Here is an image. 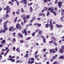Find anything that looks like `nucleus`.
I'll use <instances>...</instances> for the list:
<instances>
[{"label":"nucleus","instance_id":"nucleus-1","mask_svg":"<svg viewBox=\"0 0 64 64\" xmlns=\"http://www.w3.org/2000/svg\"><path fill=\"white\" fill-rule=\"evenodd\" d=\"M6 14H7L8 13H8H10V9L9 8V6H6Z\"/></svg>","mask_w":64,"mask_h":64},{"label":"nucleus","instance_id":"nucleus-2","mask_svg":"<svg viewBox=\"0 0 64 64\" xmlns=\"http://www.w3.org/2000/svg\"><path fill=\"white\" fill-rule=\"evenodd\" d=\"M16 28L17 29H18L20 30L21 29V26L19 24H16Z\"/></svg>","mask_w":64,"mask_h":64},{"label":"nucleus","instance_id":"nucleus-3","mask_svg":"<svg viewBox=\"0 0 64 64\" xmlns=\"http://www.w3.org/2000/svg\"><path fill=\"white\" fill-rule=\"evenodd\" d=\"M64 46H62V48H60L59 50V52L62 54L64 52Z\"/></svg>","mask_w":64,"mask_h":64},{"label":"nucleus","instance_id":"nucleus-4","mask_svg":"<svg viewBox=\"0 0 64 64\" xmlns=\"http://www.w3.org/2000/svg\"><path fill=\"white\" fill-rule=\"evenodd\" d=\"M63 3V2L62 1V2H60L58 3V6L60 8L61 7V6H62V3Z\"/></svg>","mask_w":64,"mask_h":64},{"label":"nucleus","instance_id":"nucleus-5","mask_svg":"<svg viewBox=\"0 0 64 64\" xmlns=\"http://www.w3.org/2000/svg\"><path fill=\"white\" fill-rule=\"evenodd\" d=\"M8 22H9V21L8 20H7L4 23V27H6L7 26V25H6V23H7Z\"/></svg>","mask_w":64,"mask_h":64},{"label":"nucleus","instance_id":"nucleus-6","mask_svg":"<svg viewBox=\"0 0 64 64\" xmlns=\"http://www.w3.org/2000/svg\"><path fill=\"white\" fill-rule=\"evenodd\" d=\"M21 3L24 2V4H27V0H23L21 1L20 2Z\"/></svg>","mask_w":64,"mask_h":64},{"label":"nucleus","instance_id":"nucleus-7","mask_svg":"<svg viewBox=\"0 0 64 64\" xmlns=\"http://www.w3.org/2000/svg\"><path fill=\"white\" fill-rule=\"evenodd\" d=\"M26 28H25V30L24 31H22V33L23 34H24V33L25 34L24 35L25 36H26V35H27V32H26Z\"/></svg>","mask_w":64,"mask_h":64},{"label":"nucleus","instance_id":"nucleus-8","mask_svg":"<svg viewBox=\"0 0 64 64\" xmlns=\"http://www.w3.org/2000/svg\"><path fill=\"white\" fill-rule=\"evenodd\" d=\"M18 35L19 36V37H20V38H22V37H23V35L21 33H19L18 34Z\"/></svg>","mask_w":64,"mask_h":64},{"label":"nucleus","instance_id":"nucleus-9","mask_svg":"<svg viewBox=\"0 0 64 64\" xmlns=\"http://www.w3.org/2000/svg\"><path fill=\"white\" fill-rule=\"evenodd\" d=\"M63 26L61 25H58V24H56V27H57L58 28H61Z\"/></svg>","mask_w":64,"mask_h":64},{"label":"nucleus","instance_id":"nucleus-10","mask_svg":"<svg viewBox=\"0 0 64 64\" xmlns=\"http://www.w3.org/2000/svg\"><path fill=\"white\" fill-rule=\"evenodd\" d=\"M62 17H64V9L62 10Z\"/></svg>","mask_w":64,"mask_h":64},{"label":"nucleus","instance_id":"nucleus-11","mask_svg":"<svg viewBox=\"0 0 64 64\" xmlns=\"http://www.w3.org/2000/svg\"><path fill=\"white\" fill-rule=\"evenodd\" d=\"M59 59H62V60H63L64 59V56H60L59 58Z\"/></svg>","mask_w":64,"mask_h":64},{"label":"nucleus","instance_id":"nucleus-12","mask_svg":"<svg viewBox=\"0 0 64 64\" xmlns=\"http://www.w3.org/2000/svg\"><path fill=\"white\" fill-rule=\"evenodd\" d=\"M34 62V61H29L28 62V63L30 64H32V63H33Z\"/></svg>","mask_w":64,"mask_h":64},{"label":"nucleus","instance_id":"nucleus-13","mask_svg":"<svg viewBox=\"0 0 64 64\" xmlns=\"http://www.w3.org/2000/svg\"><path fill=\"white\" fill-rule=\"evenodd\" d=\"M9 51V49H8V50L6 52L5 54H4V56H5L7 55V54L8 53V52Z\"/></svg>","mask_w":64,"mask_h":64},{"label":"nucleus","instance_id":"nucleus-14","mask_svg":"<svg viewBox=\"0 0 64 64\" xmlns=\"http://www.w3.org/2000/svg\"><path fill=\"white\" fill-rule=\"evenodd\" d=\"M55 49H56V50L54 51V50L52 51V53H55V52H57V50H58V49H57V48H55Z\"/></svg>","mask_w":64,"mask_h":64},{"label":"nucleus","instance_id":"nucleus-15","mask_svg":"<svg viewBox=\"0 0 64 64\" xmlns=\"http://www.w3.org/2000/svg\"><path fill=\"white\" fill-rule=\"evenodd\" d=\"M30 12H32L33 11V9L32 7L30 6Z\"/></svg>","mask_w":64,"mask_h":64},{"label":"nucleus","instance_id":"nucleus-16","mask_svg":"<svg viewBox=\"0 0 64 64\" xmlns=\"http://www.w3.org/2000/svg\"><path fill=\"white\" fill-rule=\"evenodd\" d=\"M42 30H40L38 32V34L39 35H41L42 34Z\"/></svg>","mask_w":64,"mask_h":64},{"label":"nucleus","instance_id":"nucleus-17","mask_svg":"<svg viewBox=\"0 0 64 64\" xmlns=\"http://www.w3.org/2000/svg\"><path fill=\"white\" fill-rule=\"evenodd\" d=\"M18 18V17H16L14 19V23H16L17 21V20Z\"/></svg>","mask_w":64,"mask_h":64},{"label":"nucleus","instance_id":"nucleus-18","mask_svg":"<svg viewBox=\"0 0 64 64\" xmlns=\"http://www.w3.org/2000/svg\"><path fill=\"white\" fill-rule=\"evenodd\" d=\"M48 27L49 24H47L45 25V26H44V27H45V28H48Z\"/></svg>","mask_w":64,"mask_h":64},{"label":"nucleus","instance_id":"nucleus-19","mask_svg":"<svg viewBox=\"0 0 64 64\" xmlns=\"http://www.w3.org/2000/svg\"><path fill=\"white\" fill-rule=\"evenodd\" d=\"M49 26L51 27V30H53V24H51V25H49Z\"/></svg>","mask_w":64,"mask_h":64},{"label":"nucleus","instance_id":"nucleus-20","mask_svg":"<svg viewBox=\"0 0 64 64\" xmlns=\"http://www.w3.org/2000/svg\"><path fill=\"white\" fill-rule=\"evenodd\" d=\"M51 39L53 41H55V40H56V39H55V38L54 37H52L51 38Z\"/></svg>","mask_w":64,"mask_h":64},{"label":"nucleus","instance_id":"nucleus-21","mask_svg":"<svg viewBox=\"0 0 64 64\" xmlns=\"http://www.w3.org/2000/svg\"><path fill=\"white\" fill-rule=\"evenodd\" d=\"M14 28V27L13 26H11L9 28V30L11 31V30H12V29Z\"/></svg>","mask_w":64,"mask_h":64},{"label":"nucleus","instance_id":"nucleus-22","mask_svg":"<svg viewBox=\"0 0 64 64\" xmlns=\"http://www.w3.org/2000/svg\"><path fill=\"white\" fill-rule=\"evenodd\" d=\"M12 42H16V39L15 38H14V39L12 40Z\"/></svg>","mask_w":64,"mask_h":64},{"label":"nucleus","instance_id":"nucleus-23","mask_svg":"<svg viewBox=\"0 0 64 64\" xmlns=\"http://www.w3.org/2000/svg\"><path fill=\"white\" fill-rule=\"evenodd\" d=\"M52 20H50V24H49V25H52Z\"/></svg>","mask_w":64,"mask_h":64},{"label":"nucleus","instance_id":"nucleus-24","mask_svg":"<svg viewBox=\"0 0 64 64\" xmlns=\"http://www.w3.org/2000/svg\"><path fill=\"white\" fill-rule=\"evenodd\" d=\"M5 42V40H3V41L1 42V43L2 44H4Z\"/></svg>","mask_w":64,"mask_h":64},{"label":"nucleus","instance_id":"nucleus-25","mask_svg":"<svg viewBox=\"0 0 64 64\" xmlns=\"http://www.w3.org/2000/svg\"><path fill=\"white\" fill-rule=\"evenodd\" d=\"M55 50V49H53L52 50L51 49V50H50V53H52V51H54V50Z\"/></svg>","mask_w":64,"mask_h":64},{"label":"nucleus","instance_id":"nucleus-26","mask_svg":"<svg viewBox=\"0 0 64 64\" xmlns=\"http://www.w3.org/2000/svg\"><path fill=\"white\" fill-rule=\"evenodd\" d=\"M20 43H23L24 42V41L23 40H21L20 41Z\"/></svg>","mask_w":64,"mask_h":64},{"label":"nucleus","instance_id":"nucleus-27","mask_svg":"<svg viewBox=\"0 0 64 64\" xmlns=\"http://www.w3.org/2000/svg\"><path fill=\"white\" fill-rule=\"evenodd\" d=\"M28 56V54H26V55L24 56V57H25L26 58H27Z\"/></svg>","mask_w":64,"mask_h":64},{"label":"nucleus","instance_id":"nucleus-28","mask_svg":"<svg viewBox=\"0 0 64 64\" xmlns=\"http://www.w3.org/2000/svg\"><path fill=\"white\" fill-rule=\"evenodd\" d=\"M50 12H51V13H53L54 12V9H53V8L52 9Z\"/></svg>","mask_w":64,"mask_h":64},{"label":"nucleus","instance_id":"nucleus-29","mask_svg":"<svg viewBox=\"0 0 64 64\" xmlns=\"http://www.w3.org/2000/svg\"><path fill=\"white\" fill-rule=\"evenodd\" d=\"M26 19H29V18H30V16L29 15L26 16Z\"/></svg>","mask_w":64,"mask_h":64},{"label":"nucleus","instance_id":"nucleus-30","mask_svg":"<svg viewBox=\"0 0 64 64\" xmlns=\"http://www.w3.org/2000/svg\"><path fill=\"white\" fill-rule=\"evenodd\" d=\"M53 44L54 45H55L56 46H57V43H56L55 41L54 42Z\"/></svg>","mask_w":64,"mask_h":64},{"label":"nucleus","instance_id":"nucleus-31","mask_svg":"<svg viewBox=\"0 0 64 64\" xmlns=\"http://www.w3.org/2000/svg\"><path fill=\"white\" fill-rule=\"evenodd\" d=\"M13 36H15L16 35V34L15 33V32H14L13 34Z\"/></svg>","mask_w":64,"mask_h":64},{"label":"nucleus","instance_id":"nucleus-32","mask_svg":"<svg viewBox=\"0 0 64 64\" xmlns=\"http://www.w3.org/2000/svg\"><path fill=\"white\" fill-rule=\"evenodd\" d=\"M36 17L34 16L32 18V19L33 20H35V19H36Z\"/></svg>","mask_w":64,"mask_h":64},{"label":"nucleus","instance_id":"nucleus-33","mask_svg":"<svg viewBox=\"0 0 64 64\" xmlns=\"http://www.w3.org/2000/svg\"><path fill=\"white\" fill-rule=\"evenodd\" d=\"M4 30H6V31H7V30H8V28L7 27L4 28Z\"/></svg>","mask_w":64,"mask_h":64},{"label":"nucleus","instance_id":"nucleus-34","mask_svg":"<svg viewBox=\"0 0 64 64\" xmlns=\"http://www.w3.org/2000/svg\"><path fill=\"white\" fill-rule=\"evenodd\" d=\"M32 36H34L35 35V32H34L33 33H32Z\"/></svg>","mask_w":64,"mask_h":64},{"label":"nucleus","instance_id":"nucleus-35","mask_svg":"<svg viewBox=\"0 0 64 64\" xmlns=\"http://www.w3.org/2000/svg\"><path fill=\"white\" fill-rule=\"evenodd\" d=\"M24 12V10L23 9V8H22L21 9V12L22 13H23Z\"/></svg>","mask_w":64,"mask_h":64},{"label":"nucleus","instance_id":"nucleus-36","mask_svg":"<svg viewBox=\"0 0 64 64\" xmlns=\"http://www.w3.org/2000/svg\"><path fill=\"white\" fill-rule=\"evenodd\" d=\"M41 26V24H37L38 27H40Z\"/></svg>","mask_w":64,"mask_h":64},{"label":"nucleus","instance_id":"nucleus-37","mask_svg":"<svg viewBox=\"0 0 64 64\" xmlns=\"http://www.w3.org/2000/svg\"><path fill=\"white\" fill-rule=\"evenodd\" d=\"M33 4V3L32 2H31L30 3V4H28V6H30V5H32Z\"/></svg>","mask_w":64,"mask_h":64},{"label":"nucleus","instance_id":"nucleus-38","mask_svg":"<svg viewBox=\"0 0 64 64\" xmlns=\"http://www.w3.org/2000/svg\"><path fill=\"white\" fill-rule=\"evenodd\" d=\"M44 9L45 10H47L48 9V8L47 7H44Z\"/></svg>","mask_w":64,"mask_h":64},{"label":"nucleus","instance_id":"nucleus-39","mask_svg":"<svg viewBox=\"0 0 64 64\" xmlns=\"http://www.w3.org/2000/svg\"><path fill=\"white\" fill-rule=\"evenodd\" d=\"M2 33L3 32V33H5V30H2Z\"/></svg>","mask_w":64,"mask_h":64},{"label":"nucleus","instance_id":"nucleus-40","mask_svg":"<svg viewBox=\"0 0 64 64\" xmlns=\"http://www.w3.org/2000/svg\"><path fill=\"white\" fill-rule=\"evenodd\" d=\"M16 51L18 52H19V51H20V50H19V48H16Z\"/></svg>","mask_w":64,"mask_h":64},{"label":"nucleus","instance_id":"nucleus-41","mask_svg":"<svg viewBox=\"0 0 64 64\" xmlns=\"http://www.w3.org/2000/svg\"><path fill=\"white\" fill-rule=\"evenodd\" d=\"M42 15H43V13H40L39 14V16H41Z\"/></svg>","mask_w":64,"mask_h":64},{"label":"nucleus","instance_id":"nucleus-42","mask_svg":"<svg viewBox=\"0 0 64 64\" xmlns=\"http://www.w3.org/2000/svg\"><path fill=\"white\" fill-rule=\"evenodd\" d=\"M27 20H24V23H26V22H27Z\"/></svg>","mask_w":64,"mask_h":64},{"label":"nucleus","instance_id":"nucleus-43","mask_svg":"<svg viewBox=\"0 0 64 64\" xmlns=\"http://www.w3.org/2000/svg\"><path fill=\"white\" fill-rule=\"evenodd\" d=\"M39 29L36 30H35V32H36V33H37V32H38V31H39Z\"/></svg>","mask_w":64,"mask_h":64},{"label":"nucleus","instance_id":"nucleus-44","mask_svg":"<svg viewBox=\"0 0 64 64\" xmlns=\"http://www.w3.org/2000/svg\"><path fill=\"white\" fill-rule=\"evenodd\" d=\"M5 50H7L8 49V48L7 47H5Z\"/></svg>","mask_w":64,"mask_h":64},{"label":"nucleus","instance_id":"nucleus-45","mask_svg":"<svg viewBox=\"0 0 64 64\" xmlns=\"http://www.w3.org/2000/svg\"><path fill=\"white\" fill-rule=\"evenodd\" d=\"M30 39V37H28L26 39V40H28Z\"/></svg>","mask_w":64,"mask_h":64},{"label":"nucleus","instance_id":"nucleus-46","mask_svg":"<svg viewBox=\"0 0 64 64\" xmlns=\"http://www.w3.org/2000/svg\"><path fill=\"white\" fill-rule=\"evenodd\" d=\"M53 13H54V15H55V16H56V13L54 11V12Z\"/></svg>","mask_w":64,"mask_h":64},{"label":"nucleus","instance_id":"nucleus-47","mask_svg":"<svg viewBox=\"0 0 64 64\" xmlns=\"http://www.w3.org/2000/svg\"><path fill=\"white\" fill-rule=\"evenodd\" d=\"M12 14L14 16H15V12H12Z\"/></svg>","mask_w":64,"mask_h":64},{"label":"nucleus","instance_id":"nucleus-48","mask_svg":"<svg viewBox=\"0 0 64 64\" xmlns=\"http://www.w3.org/2000/svg\"><path fill=\"white\" fill-rule=\"evenodd\" d=\"M50 14V13H49V12H48L46 14V16H48V15H49V14Z\"/></svg>","mask_w":64,"mask_h":64},{"label":"nucleus","instance_id":"nucleus-49","mask_svg":"<svg viewBox=\"0 0 64 64\" xmlns=\"http://www.w3.org/2000/svg\"><path fill=\"white\" fill-rule=\"evenodd\" d=\"M31 60H32V61H34V58H30Z\"/></svg>","mask_w":64,"mask_h":64},{"label":"nucleus","instance_id":"nucleus-50","mask_svg":"<svg viewBox=\"0 0 64 64\" xmlns=\"http://www.w3.org/2000/svg\"><path fill=\"white\" fill-rule=\"evenodd\" d=\"M43 40V42L44 43H46V41H45V38H44Z\"/></svg>","mask_w":64,"mask_h":64},{"label":"nucleus","instance_id":"nucleus-51","mask_svg":"<svg viewBox=\"0 0 64 64\" xmlns=\"http://www.w3.org/2000/svg\"><path fill=\"white\" fill-rule=\"evenodd\" d=\"M11 62H15V59H12L11 61Z\"/></svg>","mask_w":64,"mask_h":64},{"label":"nucleus","instance_id":"nucleus-52","mask_svg":"<svg viewBox=\"0 0 64 64\" xmlns=\"http://www.w3.org/2000/svg\"><path fill=\"white\" fill-rule=\"evenodd\" d=\"M51 4H52V2H50V3L48 4V5L49 6V5H51Z\"/></svg>","mask_w":64,"mask_h":64},{"label":"nucleus","instance_id":"nucleus-53","mask_svg":"<svg viewBox=\"0 0 64 64\" xmlns=\"http://www.w3.org/2000/svg\"><path fill=\"white\" fill-rule=\"evenodd\" d=\"M35 58H38V55H37L36 56V55H35Z\"/></svg>","mask_w":64,"mask_h":64},{"label":"nucleus","instance_id":"nucleus-54","mask_svg":"<svg viewBox=\"0 0 64 64\" xmlns=\"http://www.w3.org/2000/svg\"><path fill=\"white\" fill-rule=\"evenodd\" d=\"M57 63V62L56 61L53 63V64H56Z\"/></svg>","mask_w":64,"mask_h":64},{"label":"nucleus","instance_id":"nucleus-55","mask_svg":"<svg viewBox=\"0 0 64 64\" xmlns=\"http://www.w3.org/2000/svg\"><path fill=\"white\" fill-rule=\"evenodd\" d=\"M51 9V8H48V11H50Z\"/></svg>","mask_w":64,"mask_h":64},{"label":"nucleus","instance_id":"nucleus-56","mask_svg":"<svg viewBox=\"0 0 64 64\" xmlns=\"http://www.w3.org/2000/svg\"><path fill=\"white\" fill-rule=\"evenodd\" d=\"M38 53V51H37L36 52H35V55H36V54H37V53Z\"/></svg>","mask_w":64,"mask_h":64},{"label":"nucleus","instance_id":"nucleus-57","mask_svg":"<svg viewBox=\"0 0 64 64\" xmlns=\"http://www.w3.org/2000/svg\"><path fill=\"white\" fill-rule=\"evenodd\" d=\"M25 15H22L21 16L22 17V18H24V17H25Z\"/></svg>","mask_w":64,"mask_h":64},{"label":"nucleus","instance_id":"nucleus-58","mask_svg":"<svg viewBox=\"0 0 64 64\" xmlns=\"http://www.w3.org/2000/svg\"><path fill=\"white\" fill-rule=\"evenodd\" d=\"M60 19L61 21H62V22H63V20L62 18L61 17Z\"/></svg>","mask_w":64,"mask_h":64},{"label":"nucleus","instance_id":"nucleus-59","mask_svg":"<svg viewBox=\"0 0 64 64\" xmlns=\"http://www.w3.org/2000/svg\"><path fill=\"white\" fill-rule=\"evenodd\" d=\"M49 43H53V40H52L51 41H50L49 42Z\"/></svg>","mask_w":64,"mask_h":64},{"label":"nucleus","instance_id":"nucleus-60","mask_svg":"<svg viewBox=\"0 0 64 64\" xmlns=\"http://www.w3.org/2000/svg\"><path fill=\"white\" fill-rule=\"evenodd\" d=\"M13 50L14 51H15V47H14L13 48Z\"/></svg>","mask_w":64,"mask_h":64},{"label":"nucleus","instance_id":"nucleus-61","mask_svg":"<svg viewBox=\"0 0 64 64\" xmlns=\"http://www.w3.org/2000/svg\"><path fill=\"white\" fill-rule=\"evenodd\" d=\"M46 48H45L43 50V51H44V52H45L46 51Z\"/></svg>","mask_w":64,"mask_h":64},{"label":"nucleus","instance_id":"nucleus-62","mask_svg":"<svg viewBox=\"0 0 64 64\" xmlns=\"http://www.w3.org/2000/svg\"><path fill=\"white\" fill-rule=\"evenodd\" d=\"M23 19L24 20H25L26 19V17L25 16H24V17L23 18Z\"/></svg>","mask_w":64,"mask_h":64},{"label":"nucleus","instance_id":"nucleus-63","mask_svg":"<svg viewBox=\"0 0 64 64\" xmlns=\"http://www.w3.org/2000/svg\"><path fill=\"white\" fill-rule=\"evenodd\" d=\"M16 14H18H18H19V12H16Z\"/></svg>","mask_w":64,"mask_h":64},{"label":"nucleus","instance_id":"nucleus-64","mask_svg":"<svg viewBox=\"0 0 64 64\" xmlns=\"http://www.w3.org/2000/svg\"><path fill=\"white\" fill-rule=\"evenodd\" d=\"M4 53V52H2L1 53V55H3V54Z\"/></svg>","mask_w":64,"mask_h":64}]
</instances>
